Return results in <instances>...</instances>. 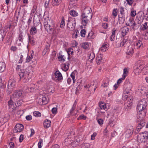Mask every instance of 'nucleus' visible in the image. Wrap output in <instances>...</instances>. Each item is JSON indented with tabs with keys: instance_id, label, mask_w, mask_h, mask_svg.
I'll return each mask as SVG.
<instances>
[{
	"instance_id": "nucleus-22",
	"label": "nucleus",
	"mask_w": 148,
	"mask_h": 148,
	"mask_svg": "<svg viewBox=\"0 0 148 148\" xmlns=\"http://www.w3.org/2000/svg\"><path fill=\"white\" fill-rule=\"evenodd\" d=\"M62 2V0H53L52 5L53 6H57L60 4Z\"/></svg>"
},
{
	"instance_id": "nucleus-10",
	"label": "nucleus",
	"mask_w": 148,
	"mask_h": 148,
	"mask_svg": "<svg viewBox=\"0 0 148 148\" xmlns=\"http://www.w3.org/2000/svg\"><path fill=\"white\" fill-rule=\"evenodd\" d=\"M81 18L82 23L84 26L86 25L89 23V20L91 19V18L82 15Z\"/></svg>"
},
{
	"instance_id": "nucleus-34",
	"label": "nucleus",
	"mask_w": 148,
	"mask_h": 148,
	"mask_svg": "<svg viewBox=\"0 0 148 148\" xmlns=\"http://www.w3.org/2000/svg\"><path fill=\"white\" fill-rule=\"evenodd\" d=\"M65 25L64 21V19L63 17H62V21L60 23V27L62 28L64 27Z\"/></svg>"
},
{
	"instance_id": "nucleus-5",
	"label": "nucleus",
	"mask_w": 148,
	"mask_h": 148,
	"mask_svg": "<svg viewBox=\"0 0 148 148\" xmlns=\"http://www.w3.org/2000/svg\"><path fill=\"white\" fill-rule=\"evenodd\" d=\"M147 106V103L146 99H143L138 103L137 107V109L138 111H141L144 110Z\"/></svg>"
},
{
	"instance_id": "nucleus-12",
	"label": "nucleus",
	"mask_w": 148,
	"mask_h": 148,
	"mask_svg": "<svg viewBox=\"0 0 148 148\" xmlns=\"http://www.w3.org/2000/svg\"><path fill=\"white\" fill-rule=\"evenodd\" d=\"M12 100L13 99L12 97H10L8 102L9 107L10 108L14 110L16 107V103H14Z\"/></svg>"
},
{
	"instance_id": "nucleus-38",
	"label": "nucleus",
	"mask_w": 148,
	"mask_h": 148,
	"mask_svg": "<svg viewBox=\"0 0 148 148\" xmlns=\"http://www.w3.org/2000/svg\"><path fill=\"white\" fill-rule=\"evenodd\" d=\"M42 103L41 104L45 105L46 104L47 101L46 97L42 96Z\"/></svg>"
},
{
	"instance_id": "nucleus-14",
	"label": "nucleus",
	"mask_w": 148,
	"mask_h": 148,
	"mask_svg": "<svg viewBox=\"0 0 148 148\" xmlns=\"http://www.w3.org/2000/svg\"><path fill=\"white\" fill-rule=\"evenodd\" d=\"M26 62H29L30 64L35 65L36 64L37 61L35 59H32L30 57V56H28L26 59Z\"/></svg>"
},
{
	"instance_id": "nucleus-13",
	"label": "nucleus",
	"mask_w": 148,
	"mask_h": 148,
	"mask_svg": "<svg viewBox=\"0 0 148 148\" xmlns=\"http://www.w3.org/2000/svg\"><path fill=\"white\" fill-rule=\"evenodd\" d=\"M54 75L56 79L57 80H61L63 79L62 75L59 71H56L54 73Z\"/></svg>"
},
{
	"instance_id": "nucleus-11",
	"label": "nucleus",
	"mask_w": 148,
	"mask_h": 148,
	"mask_svg": "<svg viewBox=\"0 0 148 148\" xmlns=\"http://www.w3.org/2000/svg\"><path fill=\"white\" fill-rule=\"evenodd\" d=\"M23 128L24 126L23 125L21 124H17L15 127L14 132L16 133L20 132L23 129Z\"/></svg>"
},
{
	"instance_id": "nucleus-62",
	"label": "nucleus",
	"mask_w": 148,
	"mask_h": 148,
	"mask_svg": "<svg viewBox=\"0 0 148 148\" xmlns=\"http://www.w3.org/2000/svg\"><path fill=\"white\" fill-rule=\"evenodd\" d=\"M97 122L100 125L103 124V120L101 119H99L97 120Z\"/></svg>"
},
{
	"instance_id": "nucleus-23",
	"label": "nucleus",
	"mask_w": 148,
	"mask_h": 148,
	"mask_svg": "<svg viewBox=\"0 0 148 148\" xmlns=\"http://www.w3.org/2000/svg\"><path fill=\"white\" fill-rule=\"evenodd\" d=\"M145 110H142L141 111H138V113L139 115V117H143L145 116L146 112Z\"/></svg>"
},
{
	"instance_id": "nucleus-17",
	"label": "nucleus",
	"mask_w": 148,
	"mask_h": 148,
	"mask_svg": "<svg viewBox=\"0 0 148 148\" xmlns=\"http://www.w3.org/2000/svg\"><path fill=\"white\" fill-rule=\"evenodd\" d=\"M118 17L119 23L120 24H123L125 20V16H123L118 15Z\"/></svg>"
},
{
	"instance_id": "nucleus-58",
	"label": "nucleus",
	"mask_w": 148,
	"mask_h": 148,
	"mask_svg": "<svg viewBox=\"0 0 148 148\" xmlns=\"http://www.w3.org/2000/svg\"><path fill=\"white\" fill-rule=\"evenodd\" d=\"M24 139V136L23 134H21L19 138V141L20 142H21Z\"/></svg>"
},
{
	"instance_id": "nucleus-2",
	"label": "nucleus",
	"mask_w": 148,
	"mask_h": 148,
	"mask_svg": "<svg viewBox=\"0 0 148 148\" xmlns=\"http://www.w3.org/2000/svg\"><path fill=\"white\" fill-rule=\"evenodd\" d=\"M32 67L29 66L26 69L24 72L19 73L18 75L20 79L22 80L24 83H27L30 80L32 76V73H31Z\"/></svg>"
},
{
	"instance_id": "nucleus-37",
	"label": "nucleus",
	"mask_w": 148,
	"mask_h": 148,
	"mask_svg": "<svg viewBox=\"0 0 148 148\" xmlns=\"http://www.w3.org/2000/svg\"><path fill=\"white\" fill-rule=\"evenodd\" d=\"M95 57V54L94 53H92L90 54L89 58V60L91 62L92 60H93Z\"/></svg>"
},
{
	"instance_id": "nucleus-49",
	"label": "nucleus",
	"mask_w": 148,
	"mask_h": 148,
	"mask_svg": "<svg viewBox=\"0 0 148 148\" xmlns=\"http://www.w3.org/2000/svg\"><path fill=\"white\" fill-rule=\"evenodd\" d=\"M86 31L84 29L82 30L81 31V35L82 37H84L85 36Z\"/></svg>"
},
{
	"instance_id": "nucleus-40",
	"label": "nucleus",
	"mask_w": 148,
	"mask_h": 148,
	"mask_svg": "<svg viewBox=\"0 0 148 148\" xmlns=\"http://www.w3.org/2000/svg\"><path fill=\"white\" fill-rule=\"evenodd\" d=\"M58 58L59 61L63 62H64L65 61V58L64 56L61 55H60V56L58 57Z\"/></svg>"
},
{
	"instance_id": "nucleus-7",
	"label": "nucleus",
	"mask_w": 148,
	"mask_h": 148,
	"mask_svg": "<svg viewBox=\"0 0 148 148\" xmlns=\"http://www.w3.org/2000/svg\"><path fill=\"white\" fill-rule=\"evenodd\" d=\"M22 92L21 90H16L12 95V96L10 97H12L13 101H16L22 95Z\"/></svg>"
},
{
	"instance_id": "nucleus-54",
	"label": "nucleus",
	"mask_w": 148,
	"mask_h": 148,
	"mask_svg": "<svg viewBox=\"0 0 148 148\" xmlns=\"http://www.w3.org/2000/svg\"><path fill=\"white\" fill-rule=\"evenodd\" d=\"M62 69L64 71H66L69 69V65H64Z\"/></svg>"
},
{
	"instance_id": "nucleus-53",
	"label": "nucleus",
	"mask_w": 148,
	"mask_h": 148,
	"mask_svg": "<svg viewBox=\"0 0 148 148\" xmlns=\"http://www.w3.org/2000/svg\"><path fill=\"white\" fill-rule=\"evenodd\" d=\"M0 120H1V121L2 122V123L4 124L6 123L8 121V119H7L5 117H4L3 118L0 119Z\"/></svg>"
},
{
	"instance_id": "nucleus-30",
	"label": "nucleus",
	"mask_w": 148,
	"mask_h": 148,
	"mask_svg": "<svg viewBox=\"0 0 148 148\" xmlns=\"http://www.w3.org/2000/svg\"><path fill=\"white\" fill-rule=\"evenodd\" d=\"M99 106L101 109L105 110L106 108L105 103L103 102H101L99 103Z\"/></svg>"
},
{
	"instance_id": "nucleus-51",
	"label": "nucleus",
	"mask_w": 148,
	"mask_h": 148,
	"mask_svg": "<svg viewBox=\"0 0 148 148\" xmlns=\"http://www.w3.org/2000/svg\"><path fill=\"white\" fill-rule=\"evenodd\" d=\"M136 14V11L133 10L131 11L130 15L132 17H134Z\"/></svg>"
},
{
	"instance_id": "nucleus-60",
	"label": "nucleus",
	"mask_w": 148,
	"mask_h": 148,
	"mask_svg": "<svg viewBox=\"0 0 148 148\" xmlns=\"http://www.w3.org/2000/svg\"><path fill=\"white\" fill-rule=\"evenodd\" d=\"M116 10V9H114L112 12V14L114 18H115L117 15Z\"/></svg>"
},
{
	"instance_id": "nucleus-44",
	"label": "nucleus",
	"mask_w": 148,
	"mask_h": 148,
	"mask_svg": "<svg viewBox=\"0 0 148 148\" xmlns=\"http://www.w3.org/2000/svg\"><path fill=\"white\" fill-rule=\"evenodd\" d=\"M125 78V76L124 75H123L122 78H120L117 81V84H119L121 83L122 82V80H124Z\"/></svg>"
},
{
	"instance_id": "nucleus-26",
	"label": "nucleus",
	"mask_w": 148,
	"mask_h": 148,
	"mask_svg": "<svg viewBox=\"0 0 148 148\" xmlns=\"http://www.w3.org/2000/svg\"><path fill=\"white\" fill-rule=\"evenodd\" d=\"M29 32L31 34L34 35L37 32L36 29L35 27H32L29 30Z\"/></svg>"
},
{
	"instance_id": "nucleus-20",
	"label": "nucleus",
	"mask_w": 148,
	"mask_h": 148,
	"mask_svg": "<svg viewBox=\"0 0 148 148\" xmlns=\"http://www.w3.org/2000/svg\"><path fill=\"white\" fill-rule=\"evenodd\" d=\"M6 82L2 80V78L0 77V89H4L5 87Z\"/></svg>"
},
{
	"instance_id": "nucleus-52",
	"label": "nucleus",
	"mask_w": 148,
	"mask_h": 148,
	"mask_svg": "<svg viewBox=\"0 0 148 148\" xmlns=\"http://www.w3.org/2000/svg\"><path fill=\"white\" fill-rule=\"evenodd\" d=\"M67 52L68 55H72L73 53V50L72 48H69L68 49Z\"/></svg>"
},
{
	"instance_id": "nucleus-56",
	"label": "nucleus",
	"mask_w": 148,
	"mask_h": 148,
	"mask_svg": "<svg viewBox=\"0 0 148 148\" xmlns=\"http://www.w3.org/2000/svg\"><path fill=\"white\" fill-rule=\"evenodd\" d=\"M143 25L145 29H147L148 28V23L147 22H145Z\"/></svg>"
},
{
	"instance_id": "nucleus-3",
	"label": "nucleus",
	"mask_w": 148,
	"mask_h": 148,
	"mask_svg": "<svg viewBox=\"0 0 148 148\" xmlns=\"http://www.w3.org/2000/svg\"><path fill=\"white\" fill-rule=\"evenodd\" d=\"M44 25L46 30L50 34L53 33L54 27V22L52 20H49V18H45L44 20Z\"/></svg>"
},
{
	"instance_id": "nucleus-55",
	"label": "nucleus",
	"mask_w": 148,
	"mask_h": 148,
	"mask_svg": "<svg viewBox=\"0 0 148 148\" xmlns=\"http://www.w3.org/2000/svg\"><path fill=\"white\" fill-rule=\"evenodd\" d=\"M96 63L98 64H101V59H99V57H97L96 58Z\"/></svg>"
},
{
	"instance_id": "nucleus-42",
	"label": "nucleus",
	"mask_w": 148,
	"mask_h": 148,
	"mask_svg": "<svg viewBox=\"0 0 148 148\" xmlns=\"http://www.w3.org/2000/svg\"><path fill=\"white\" fill-rule=\"evenodd\" d=\"M93 34V33L92 32L89 33L87 36L88 38V39H93L94 37Z\"/></svg>"
},
{
	"instance_id": "nucleus-25",
	"label": "nucleus",
	"mask_w": 148,
	"mask_h": 148,
	"mask_svg": "<svg viewBox=\"0 0 148 148\" xmlns=\"http://www.w3.org/2000/svg\"><path fill=\"white\" fill-rule=\"evenodd\" d=\"M108 46L106 44L104 43L102 45L100 50L102 52H105L107 50Z\"/></svg>"
},
{
	"instance_id": "nucleus-27",
	"label": "nucleus",
	"mask_w": 148,
	"mask_h": 148,
	"mask_svg": "<svg viewBox=\"0 0 148 148\" xmlns=\"http://www.w3.org/2000/svg\"><path fill=\"white\" fill-rule=\"evenodd\" d=\"M143 44L141 41L140 40H138L136 44V46L137 47V49H139L141 47H142Z\"/></svg>"
},
{
	"instance_id": "nucleus-1",
	"label": "nucleus",
	"mask_w": 148,
	"mask_h": 148,
	"mask_svg": "<svg viewBox=\"0 0 148 148\" xmlns=\"http://www.w3.org/2000/svg\"><path fill=\"white\" fill-rule=\"evenodd\" d=\"M121 31L122 37H121L119 38H116V45L118 47H127L130 44V40H128L127 37H124L128 32L129 29L127 26H124L121 29Z\"/></svg>"
},
{
	"instance_id": "nucleus-29",
	"label": "nucleus",
	"mask_w": 148,
	"mask_h": 148,
	"mask_svg": "<svg viewBox=\"0 0 148 148\" xmlns=\"http://www.w3.org/2000/svg\"><path fill=\"white\" fill-rule=\"evenodd\" d=\"M29 42L32 44H34L35 42L34 38L30 36H28Z\"/></svg>"
},
{
	"instance_id": "nucleus-9",
	"label": "nucleus",
	"mask_w": 148,
	"mask_h": 148,
	"mask_svg": "<svg viewBox=\"0 0 148 148\" xmlns=\"http://www.w3.org/2000/svg\"><path fill=\"white\" fill-rule=\"evenodd\" d=\"M134 48L132 45H129L127 51V56L126 57L129 58L132 56L134 53Z\"/></svg>"
},
{
	"instance_id": "nucleus-15",
	"label": "nucleus",
	"mask_w": 148,
	"mask_h": 148,
	"mask_svg": "<svg viewBox=\"0 0 148 148\" xmlns=\"http://www.w3.org/2000/svg\"><path fill=\"white\" fill-rule=\"evenodd\" d=\"M146 123V121L145 120H143L140 121L138 123V126L137 127L136 130L137 131L139 132L140 130L143 127Z\"/></svg>"
},
{
	"instance_id": "nucleus-47",
	"label": "nucleus",
	"mask_w": 148,
	"mask_h": 148,
	"mask_svg": "<svg viewBox=\"0 0 148 148\" xmlns=\"http://www.w3.org/2000/svg\"><path fill=\"white\" fill-rule=\"evenodd\" d=\"M85 88H90V89H88V91H92V89H93V87H92V86L91 84H88L87 85H86L84 86Z\"/></svg>"
},
{
	"instance_id": "nucleus-39",
	"label": "nucleus",
	"mask_w": 148,
	"mask_h": 148,
	"mask_svg": "<svg viewBox=\"0 0 148 148\" xmlns=\"http://www.w3.org/2000/svg\"><path fill=\"white\" fill-rule=\"evenodd\" d=\"M128 73V69L127 68H125L123 69V75H124L125 77L127 75V73Z\"/></svg>"
},
{
	"instance_id": "nucleus-21",
	"label": "nucleus",
	"mask_w": 148,
	"mask_h": 148,
	"mask_svg": "<svg viewBox=\"0 0 148 148\" xmlns=\"http://www.w3.org/2000/svg\"><path fill=\"white\" fill-rule=\"evenodd\" d=\"M51 121L48 120H45L43 123V125L45 128H47L51 125Z\"/></svg>"
},
{
	"instance_id": "nucleus-28",
	"label": "nucleus",
	"mask_w": 148,
	"mask_h": 148,
	"mask_svg": "<svg viewBox=\"0 0 148 148\" xmlns=\"http://www.w3.org/2000/svg\"><path fill=\"white\" fill-rule=\"evenodd\" d=\"M70 15L73 16H77L78 15L77 12L75 10H71L70 12Z\"/></svg>"
},
{
	"instance_id": "nucleus-19",
	"label": "nucleus",
	"mask_w": 148,
	"mask_h": 148,
	"mask_svg": "<svg viewBox=\"0 0 148 148\" xmlns=\"http://www.w3.org/2000/svg\"><path fill=\"white\" fill-rule=\"evenodd\" d=\"M129 21L130 24V26L132 27L133 28L136 25V23L134 22V18H130L129 20Z\"/></svg>"
},
{
	"instance_id": "nucleus-59",
	"label": "nucleus",
	"mask_w": 148,
	"mask_h": 148,
	"mask_svg": "<svg viewBox=\"0 0 148 148\" xmlns=\"http://www.w3.org/2000/svg\"><path fill=\"white\" fill-rule=\"evenodd\" d=\"M103 28L105 29H107L108 27V24L107 23H102Z\"/></svg>"
},
{
	"instance_id": "nucleus-50",
	"label": "nucleus",
	"mask_w": 148,
	"mask_h": 148,
	"mask_svg": "<svg viewBox=\"0 0 148 148\" xmlns=\"http://www.w3.org/2000/svg\"><path fill=\"white\" fill-rule=\"evenodd\" d=\"M5 65H0V72H2L5 69Z\"/></svg>"
},
{
	"instance_id": "nucleus-41",
	"label": "nucleus",
	"mask_w": 148,
	"mask_h": 148,
	"mask_svg": "<svg viewBox=\"0 0 148 148\" xmlns=\"http://www.w3.org/2000/svg\"><path fill=\"white\" fill-rule=\"evenodd\" d=\"M144 88H145L143 86H140L138 87V90L141 93H143L144 92H143Z\"/></svg>"
},
{
	"instance_id": "nucleus-61",
	"label": "nucleus",
	"mask_w": 148,
	"mask_h": 148,
	"mask_svg": "<svg viewBox=\"0 0 148 148\" xmlns=\"http://www.w3.org/2000/svg\"><path fill=\"white\" fill-rule=\"evenodd\" d=\"M42 142V139H40L39 140V142L38 144V147L39 148H41L42 147V146L41 145V144Z\"/></svg>"
},
{
	"instance_id": "nucleus-36",
	"label": "nucleus",
	"mask_w": 148,
	"mask_h": 148,
	"mask_svg": "<svg viewBox=\"0 0 148 148\" xmlns=\"http://www.w3.org/2000/svg\"><path fill=\"white\" fill-rule=\"evenodd\" d=\"M47 91L49 92L53 93L54 91V87L53 86H50L47 88Z\"/></svg>"
},
{
	"instance_id": "nucleus-6",
	"label": "nucleus",
	"mask_w": 148,
	"mask_h": 148,
	"mask_svg": "<svg viewBox=\"0 0 148 148\" xmlns=\"http://www.w3.org/2000/svg\"><path fill=\"white\" fill-rule=\"evenodd\" d=\"M91 12L92 10L89 7L86 8L84 9L83 13L82 15L91 18L92 16Z\"/></svg>"
},
{
	"instance_id": "nucleus-32",
	"label": "nucleus",
	"mask_w": 148,
	"mask_h": 148,
	"mask_svg": "<svg viewBox=\"0 0 148 148\" xmlns=\"http://www.w3.org/2000/svg\"><path fill=\"white\" fill-rule=\"evenodd\" d=\"M119 11L120 12V14L119 15L125 16V13L124 12V8L122 7H121L119 9Z\"/></svg>"
},
{
	"instance_id": "nucleus-48",
	"label": "nucleus",
	"mask_w": 148,
	"mask_h": 148,
	"mask_svg": "<svg viewBox=\"0 0 148 148\" xmlns=\"http://www.w3.org/2000/svg\"><path fill=\"white\" fill-rule=\"evenodd\" d=\"M75 74L74 72H72L70 75L71 77L72 78V79L73 80V83H75Z\"/></svg>"
},
{
	"instance_id": "nucleus-24",
	"label": "nucleus",
	"mask_w": 148,
	"mask_h": 148,
	"mask_svg": "<svg viewBox=\"0 0 148 148\" xmlns=\"http://www.w3.org/2000/svg\"><path fill=\"white\" fill-rule=\"evenodd\" d=\"M136 65H135V66L134 67V73L135 74L137 75H138L141 72L140 70L136 66Z\"/></svg>"
},
{
	"instance_id": "nucleus-45",
	"label": "nucleus",
	"mask_w": 148,
	"mask_h": 148,
	"mask_svg": "<svg viewBox=\"0 0 148 148\" xmlns=\"http://www.w3.org/2000/svg\"><path fill=\"white\" fill-rule=\"evenodd\" d=\"M90 146V144L89 143H86L82 145L81 148H89Z\"/></svg>"
},
{
	"instance_id": "nucleus-46",
	"label": "nucleus",
	"mask_w": 148,
	"mask_h": 148,
	"mask_svg": "<svg viewBox=\"0 0 148 148\" xmlns=\"http://www.w3.org/2000/svg\"><path fill=\"white\" fill-rule=\"evenodd\" d=\"M34 115L36 117L40 116L41 114L40 112L37 111H34L33 112Z\"/></svg>"
},
{
	"instance_id": "nucleus-33",
	"label": "nucleus",
	"mask_w": 148,
	"mask_h": 148,
	"mask_svg": "<svg viewBox=\"0 0 148 148\" xmlns=\"http://www.w3.org/2000/svg\"><path fill=\"white\" fill-rule=\"evenodd\" d=\"M37 90V89L36 87H35L34 85H33V86L30 87V90H29V91L30 92H35Z\"/></svg>"
},
{
	"instance_id": "nucleus-63",
	"label": "nucleus",
	"mask_w": 148,
	"mask_h": 148,
	"mask_svg": "<svg viewBox=\"0 0 148 148\" xmlns=\"http://www.w3.org/2000/svg\"><path fill=\"white\" fill-rule=\"evenodd\" d=\"M57 110V108H53L51 110L52 113L53 114H56Z\"/></svg>"
},
{
	"instance_id": "nucleus-43",
	"label": "nucleus",
	"mask_w": 148,
	"mask_h": 148,
	"mask_svg": "<svg viewBox=\"0 0 148 148\" xmlns=\"http://www.w3.org/2000/svg\"><path fill=\"white\" fill-rule=\"evenodd\" d=\"M16 101L15 103H16V107H19L22 103L23 101L21 100H19L18 101L16 100Z\"/></svg>"
},
{
	"instance_id": "nucleus-31",
	"label": "nucleus",
	"mask_w": 148,
	"mask_h": 148,
	"mask_svg": "<svg viewBox=\"0 0 148 148\" xmlns=\"http://www.w3.org/2000/svg\"><path fill=\"white\" fill-rule=\"evenodd\" d=\"M40 17H39L38 15L37 16H34V22H36V23H38L40 21Z\"/></svg>"
},
{
	"instance_id": "nucleus-16",
	"label": "nucleus",
	"mask_w": 148,
	"mask_h": 148,
	"mask_svg": "<svg viewBox=\"0 0 148 148\" xmlns=\"http://www.w3.org/2000/svg\"><path fill=\"white\" fill-rule=\"evenodd\" d=\"M27 68L25 65H17L16 69L17 71H20L21 72L19 73H22L24 72Z\"/></svg>"
},
{
	"instance_id": "nucleus-35",
	"label": "nucleus",
	"mask_w": 148,
	"mask_h": 148,
	"mask_svg": "<svg viewBox=\"0 0 148 148\" xmlns=\"http://www.w3.org/2000/svg\"><path fill=\"white\" fill-rule=\"evenodd\" d=\"M89 46L88 42H84L82 44V47L84 49H87L88 48Z\"/></svg>"
},
{
	"instance_id": "nucleus-8",
	"label": "nucleus",
	"mask_w": 148,
	"mask_h": 148,
	"mask_svg": "<svg viewBox=\"0 0 148 148\" xmlns=\"http://www.w3.org/2000/svg\"><path fill=\"white\" fill-rule=\"evenodd\" d=\"M75 22L74 20L70 21L69 19L68 20L67 27L70 30L72 31L74 30L75 28Z\"/></svg>"
},
{
	"instance_id": "nucleus-57",
	"label": "nucleus",
	"mask_w": 148,
	"mask_h": 148,
	"mask_svg": "<svg viewBox=\"0 0 148 148\" xmlns=\"http://www.w3.org/2000/svg\"><path fill=\"white\" fill-rule=\"evenodd\" d=\"M36 6H33V8L32 9L31 11V14H34V13H35V12L36 10Z\"/></svg>"
},
{
	"instance_id": "nucleus-64",
	"label": "nucleus",
	"mask_w": 148,
	"mask_h": 148,
	"mask_svg": "<svg viewBox=\"0 0 148 148\" xmlns=\"http://www.w3.org/2000/svg\"><path fill=\"white\" fill-rule=\"evenodd\" d=\"M10 148H14V143L11 142L9 144Z\"/></svg>"
},
{
	"instance_id": "nucleus-18",
	"label": "nucleus",
	"mask_w": 148,
	"mask_h": 148,
	"mask_svg": "<svg viewBox=\"0 0 148 148\" xmlns=\"http://www.w3.org/2000/svg\"><path fill=\"white\" fill-rule=\"evenodd\" d=\"M5 35V32L4 31V29L2 28L0 30V41L3 40L4 37Z\"/></svg>"
},
{
	"instance_id": "nucleus-4",
	"label": "nucleus",
	"mask_w": 148,
	"mask_h": 148,
	"mask_svg": "<svg viewBox=\"0 0 148 148\" xmlns=\"http://www.w3.org/2000/svg\"><path fill=\"white\" fill-rule=\"evenodd\" d=\"M15 84L16 81L14 78H12L9 80L7 89V91L8 92L9 94H10L12 91Z\"/></svg>"
}]
</instances>
